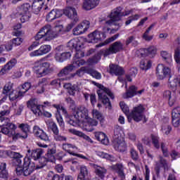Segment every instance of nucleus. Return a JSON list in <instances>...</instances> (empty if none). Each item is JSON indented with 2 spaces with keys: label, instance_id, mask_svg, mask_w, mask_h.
I'll return each instance as SVG.
<instances>
[{
  "label": "nucleus",
  "instance_id": "774afa93",
  "mask_svg": "<svg viewBox=\"0 0 180 180\" xmlns=\"http://www.w3.org/2000/svg\"><path fill=\"white\" fill-rule=\"evenodd\" d=\"M172 123L174 127H178L180 125V118H172Z\"/></svg>",
  "mask_w": 180,
  "mask_h": 180
},
{
  "label": "nucleus",
  "instance_id": "c03bdc74",
  "mask_svg": "<svg viewBox=\"0 0 180 180\" xmlns=\"http://www.w3.org/2000/svg\"><path fill=\"white\" fill-rule=\"evenodd\" d=\"M117 37H119V34H117L111 37L110 38H108L104 41V43L96 45V47H102V46H105V44H109V43H112V41H115V40H116Z\"/></svg>",
  "mask_w": 180,
  "mask_h": 180
},
{
  "label": "nucleus",
  "instance_id": "423d86ee",
  "mask_svg": "<svg viewBox=\"0 0 180 180\" xmlns=\"http://www.w3.org/2000/svg\"><path fill=\"white\" fill-rule=\"evenodd\" d=\"M43 37L47 41L53 40V39H54V32L51 30V25H45L39 30L35 36V40L37 41L34 42L33 44L28 48V50L31 51V50H33L34 47H37V46L40 44L37 41L40 40V39H43Z\"/></svg>",
  "mask_w": 180,
  "mask_h": 180
},
{
  "label": "nucleus",
  "instance_id": "ddd939ff",
  "mask_svg": "<svg viewBox=\"0 0 180 180\" xmlns=\"http://www.w3.org/2000/svg\"><path fill=\"white\" fill-rule=\"evenodd\" d=\"M65 15L69 19H71L75 23L79 22V18H78V13H77V10L74 7L68 6L65 8L62 14Z\"/></svg>",
  "mask_w": 180,
  "mask_h": 180
},
{
  "label": "nucleus",
  "instance_id": "7ed1b4c3",
  "mask_svg": "<svg viewBox=\"0 0 180 180\" xmlns=\"http://www.w3.org/2000/svg\"><path fill=\"white\" fill-rule=\"evenodd\" d=\"M12 154L13 161L18 165L15 169L17 175H22L23 174L25 176H28V175H30L36 169L34 162H32L29 158H25L22 165V158H23V156L17 152H13Z\"/></svg>",
  "mask_w": 180,
  "mask_h": 180
},
{
  "label": "nucleus",
  "instance_id": "6ab92c4d",
  "mask_svg": "<svg viewBox=\"0 0 180 180\" xmlns=\"http://www.w3.org/2000/svg\"><path fill=\"white\" fill-rule=\"evenodd\" d=\"M105 33H101L99 31H94V32L89 34V43H98V41L105 39Z\"/></svg>",
  "mask_w": 180,
  "mask_h": 180
},
{
  "label": "nucleus",
  "instance_id": "0e129e2a",
  "mask_svg": "<svg viewBox=\"0 0 180 180\" xmlns=\"http://www.w3.org/2000/svg\"><path fill=\"white\" fill-rule=\"evenodd\" d=\"M51 85L60 88L61 86V79H55L51 82Z\"/></svg>",
  "mask_w": 180,
  "mask_h": 180
},
{
  "label": "nucleus",
  "instance_id": "5701e85b",
  "mask_svg": "<svg viewBox=\"0 0 180 180\" xmlns=\"http://www.w3.org/2000/svg\"><path fill=\"white\" fill-rule=\"evenodd\" d=\"M99 5V0H84L83 3V9L84 11H91Z\"/></svg>",
  "mask_w": 180,
  "mask_h": 180
},
{
  "label": "nucleus",
  "instance_id": "4468645a",
  "mask_svg": "<svg viewBox=\"0 0 180 180\" xmlns=\"http://www.w3.org/2000/svg\"><path fill=\"white\" fill-rule=\"evenodd\" d=\"M90 26L91 22L86 20H84L73 29V34L75 36H79V34H83V33H85V32L89 29Z\"/></svg>",
  "mask_w": 180,
  "mask_h": 180
},
{
  "label": "nucleus",
  "instance_id": "dca6fc26",
  "mask_svg": "<svg viewBox=\"0 0 180 180\" xmlns=\"http://www.w3.org/2000/svg\"><path fill=\"white\" fill-rule=\"evenodd\" d=\"M50 51H51V46L50 45H41L38 50L31 52L30 56V57H39L50 53Z\"/></svg>",
  "mask_w": 180,
  "mask_h": 180
},
{
  "label": "nucleus",
  "instance_id": "f8f14e48",
  "mask_svg": "<svg viewBox=\"0 0 180 180\" xmlns=\"http://www.w3.org/2000/svg\"><path fill=\"white\" fill-rule=\"evenodd\" d=\"M156 75L159 79L171 77V69L163 64H159L156 68Z\"/></svg>",
  "mask_w": 180,
  "mask_h": 180
},
{
  "label": "nucleus",
  "instance_id": "8fccbe9b",
  "mask_svg": "<svg viewBox=\"0 0 180 180\" xmlns=\"http://www.w3.org/2000/svg\"><path fill=\"white\" fill-rule=\"evenodd\" d=\"M174 60L176 61V64H180V47H177L174 50Z\"/></svg>",
  "mask_w": 180,
  "mask_h": 180
},
{
  "label": "nucleus",
  "instance_id": "864d4df0",
  "mask_svg": "<svg viewBox=\"0 0 180 180\" xmlns=\"http://www.w3.org/2000/svg\"><path fill=\"white\" fill-rule=\"evenodd\" d=\"M132 160L137 161L139 160V153L136 151V149L131 148L129 151Z\"/></svg>",
  "mask_w": 180,
  "mask_h": 180
},
{
  "label": "nucleus",
  "instance_id": "e433bc0d",
  "mask_svg": "<svg viewBox=\"0 0 180 180\" xmlns=\"http://www.w3.org/2000/svg\"><path fill=\"white\" fill-rule=\"evenodd\" d=\"M32 88V84L29 82H25L24 84L18 87V89L20 90L22 96H24L25 94Z\"/></svg>",
  "mask_w": 180,
  "mask_h": 180
},
{
  "label": "nucleus",
  "instance_id": "b1692460",
  "mask_svg": "<svg viewBox=\"0 0 180 180\" xmlns=\"http://www.w3.org/2000/svg\"><path fill=\"white\" fill-rule=\"evenodd\" d=\"M110 70L109 72L111 74V75H123L124 74V70H123V68L117 65H113L111 64L109 66Z\"/></svg>",
  "mask_w": 180,
  "mask_h": 180
},
{
  "label": "nucleus",
  "instance_id": "4c0bfd02",
  "mask_svg": "<svg viewBox=\"0 0 180 180\" xmlns=\"http://www.w3.org/2000/svg\"><path fill=\"white\" fill-rule=\"evenodd\" d=\"M84 64H85V60L74 58L72 64L69 65L70 67H72V70H74L75 68H78L79 67H81V65H84Z\"/></svg>",
  "mask_w": 180,
  "mask_h": 180
},
{
  "label": "nucleus",
  "instance_id": "a18cd8bd",
  "mask_svg": "<svg viewBox=\"0 0 180 180\" xmlns=\"http://www.w3.org/2000/svg\"><path fill=\"white\" fill-rule=\"evenodd\" d=\"M152 143L155 148H160V137L156 135H151Z\"/></svg>",
  "mask_w": 180,
  "mask_h": 180
},
{
  "label": "nucleus",
  "instance_id": "2f4dec72",
  "mask_svg": "<svg viewBox=\"0 0 180 180\" xmlns=\"http://www.w3.org/2000/svg\"><path fill=\"white\" fill-rule=\"evenodd\" d=\"M143 51L145 56H150V57H154L157 54V47L154 46H150L148 49H141Z\"/></svg>",
  "mask_w": 180,
  "mask_h": 180
},
{
  "label": "nucleus",
  "instance_id": "4d7b16f0",
  "mask_svg": "<svg viewBox=\"0 0 180 180\" xmlns=\"http://www.w3.org/2000/svg\"><path fill=\"white\" fill-rule=\"evenodd\" d=\"M16 64H18V60H16V58H12L6 65H7V67L11 70L13 67L16 65Z\"/></svg>",
  "mask_w": 180,
  "mask_h": 180
},
{
  "label": "nucleus",
  "instance_id": "09e8293b",
  "mask_svg": "<svg viewBox=\"0 0 180 180\" xmlns=\"http://www.w3.org/2000/svg\"><path fill=\"white\" fill-rule=\"evenodd\" d=\"M53 139L55 141H67V137L60 134L59 133L53 134Z\"/></svg>",
  "mask_w": 180,
  "mask_h": 180
},
{
  "label": "nucleus",
  "instance_id": "3c124183",
  "mask_svg": "<svg viewBox=\"0 0 180 180\" xmlns=\"http://www.w3.org/2000/svg\"><path fill=\"white\" fill-rule=\"evenodd\" d=\"M89 74L93 78H96V79H101L102 78V75L96 70H91L89 71Z\"/></svg>",
  "mask_w": 180,
  "mask_h": 180
},
{
  "label": "nucleus",
  "instance_id": "f257e3e1",
  "mask_svg": "<svg viewBox=\"0 0 180 180\" xmlns=\"http://www.w3.org/2000/svg\"><path fill=\"white\" fill-rule=\"evenodd\" d=\"M72 115L68 118V123L75 127L79 124L80 122L89 123V128L86 127V131H94V127L98 126L96 120L89 117V110L84 105L72 108Z\"/></svg>",
  "mask_w": 180,
  "mask_h": 180
},
{
  "label": "nucleus",
  "instance_id": "72a5a7b5",
  "mask_svg": "<svg viewBox=\"0 0 180 180\" xmlns=\"http://www.w3.org/2000/svg\"><path fill=\"white\" fill-rule=\"evenodd\" d=\"M160 55L164 61H165L167 64H171V63H172V54L165 51H162Z\"/></svg>",
  "mask_w": 180,
  "mask_h": 180
},
{
  "label": "nucleus",
  "instance_id": "79ce46f5",
  "mask_svg": "<svg viewBox=\"0 0 180 180\" xmlns=\"http://www.w3.org/2000/svg\"><path fill=\"white\" fill-rule=\"evenodd\" d=\"M140 68L141 70H143V71H147V70H150L151 68V61L148 60H141Z\"/></svg>",
  "mask_w": 180,
  "mask_h": 180
},
{
  "label": "nucleus",
  "instance_id": "9b49d317",
  "mask_svg": "<svg viewBox=\"0 0 180 180\" xmlns=\"http://www.w3.org/2000/svg\"><path fill=\"white\" fill-rule=\"evenodd\" d=\"M68 47H70V49H75V58H82L84 57V51L81 50V46L79 44V40L78 39H71L68 43Z\"/></svg>",
  "mask_w": 180,
  "mask_h": 180
},
{
  "label": "nucleus",
  "instance_id": "aec40b11",
  "mask_svg": "<svg viewBox=\"0 0 180 180\" xmlns=\"http://www.w3.org/2000/svg\"><path fill=\"white\" fill-rule=\"evenodd\" d=\"M33 133L34 136H36V137L40 138V139L42 140L43 141H49V136L47 135V134H46V132H44L43 129H40V127L37 126L34 127Z\"/></svg>",
  "mask_w": 180,
  "mask_h": 180
},
{
  "label": "nucleus",
  "instance_id": "a19ab883",
  "mask_svg": "<svg viewBox=\"0 0 180 180\" xmlns=\"http://www.w3.org/2000/svg\"><path fill=\"white\" fill-rule=\"evenodd\" d=\"M13 88V83L12 82H8L3 88L4 95H8L10 92H12Z\"/></svg>",
  "mask_w": 180,
  "mask_h": 180
},
{
  "label": "nucleus",
  "instance_id": "6e6d98bb",
  "mask_svg": "<svg viewBox=\"0 0 180 180\" xmlns=\"http://www.w3.org/2000/svg\"><path fill=\"white\" fill-rule=\"evenodd\" d=\"M171 130H172V128L171 127V126L169 125H164L162 127V133H164V134H166L167 136H168V134H169V133H171Z\"/></svg>",
  "mask_w": 180,
  "mask_h": 180
},
{
  "label": "nucleus",
  "instance_id": "39448f33",
  "mask_svg": "<svg viewBox=\"0 0 180 180\" xmlns=\"http://www.w3.org/2000/svg\"><path fill=\"white\" fill-rule=\"evenodd\" d=\"M94 85H96L98 88L97 91V94L98 96V100L103 103L105 108H108L110 110L112 109V103H110V100L108 98V96L111 98V99H115V95L113 93L109 90V89L103 86V85L96 83V82H92Z\"/></svg>",
  "mask_w": 180,
  "mask_h": 180
},
{
  "label": "nucleus",
  "instance_id": "a211bd4d",
  "mask_svg": "<svg viewBox=\"0 0 180 180\" xmlns=\"http://www.w3.org/2000/svg\"><path fill=\"white\" fill-rule=\"evenodd\" d=\"M160 168H164L165 171H168V162L162 156H159V161L156 162L155 167L157 176H160Z\"/></svg>",
  "mask_w": 180,
  "mask_h": 180
},
{
  "label": "nucleus",
  "instance_id": "de8ad7c7",
  "mask_svg": "<svg viewBox=\"0 0 180 180\" xmlns=\"http://www.w3.org/2000/svg\"><path fill=\"white\" fill-rule=\"evenodd\" d=\"M20 129H21L22 133L27 136V133L30 131V127L27 124H21L19 125Z\"/></svg>",
  "mask_w": 180,
  "mask_h": 180
},
{
  "label": "nucleus",
  "instance_id": "20e7f679",
  "mask_svg": "<svg viewBox=\"0 0 180 180\" xmlns=\"http://www.w3.org/2000/svg\"><path fill=\"white\" fill-rule=\"evenodd\" d=\"M120 106L122 110V112L128 116V117H131L134 120V122H141V120L146 123L147 122V119L146 118V115H144V107L143 105H139L137 107H134L132 111L130 112V109L129 106L126 105V103L123 101L120 103Z\"/></svg>",
  "mask_w": 180,
  "mask_h": 180
},
{
  "label": "nucleus",
  "instance_id": "338daca9",
  "mask_svg": "<svg viewBox=\"0 0 180 180\" xmlns=\"http://www.w3.org/2000/svg\"><path fill=\"white\" fill-rule=\"evenodd\" d=\"M78 89V86L74 84L69 90H68V93L70 94V95H72V96H74L75 95V91H77V90Z\"/></svg>",
  "mask_w": 180,
  "mask_h": 180
},
{
  "label": "nucleus",
  "instance_id": "f3484780",
  "mask_svg": "<svg viewBox=\"0 0 180 180\" xmlns=\"http://www.w3.org/2000/svg\"><path fill=\"white\" fill-rule=\"evenodd\" d=\"M137 90V86L132 85L122 96L124 99H127V98H133V96H136V95H141L143 92H144V89L140 91Z\"/></svg>",
  "mask_w": 180,
  "mask_h": 180
},
{
  "label": "nucleus",
  "instance_id": "e2e57ef3",
  "mask_svg": "<svg viewBox=\"0 0 180 180\" xmlns=\"http://www.w3.org/2000/svg\"><path fill=\"white\" fill-rule=\"evenodd\" d=\"M54 29L55 32L54 31H53V30H51L54 34V37H56V34H58V33H60V32H63L64 30V27L62 25H56Z\"/></svg>",
  "mask_w": 180,
  "mask_h": 180
},
{
  "label": "nucleus",
  "instance_id": "13d9d810",
  "mask_svg": "<svg viewBox=\"0 0 180 180\" xmlns=\"http://www.w3.org/2000/svg\"><path fill=\"white\" fill-rule=\"evenodd\" d=\"M11 113V108H8L7 110L0 111V120H4L6 119L4 116H8Z\"/></svg>",
  "mask_w": 180,
  "mask_h": 180
},
{
  "label": "nucleus",
  "instance_id": "f704fd0d",
  "mask_svg": "<svg viewBox=\"0 0 180 180\" xmlns=\"http://www.w3.org/2000/svg\"><path fill=\"white\" fill-rule=\"evenodd\" d=\"M123 133V128L122 127H116L114 129V141L123 139L122 134Z\"/></svg>",
  "mask_w": 180,
  "mask_h": 180
},
{
  "label": "nucleus",
  "instance_id": "2eb2a0df",
  "mask_svg": "<svg viewBox=\"0 0 180 180\" xmlns=\"http://www.w3.org/2000/svg\"><path fill=\"white\" fill-rule=\"evenodd\" d=\"M120 50H123V44L120 41H115L110 46V47L104 51V57L110 56V54H116Z\"/></svg>",
  "mask_w": 180,
  "mask_h": 180
},
{
  "label": "nucleus",
  "instance_id": "ea45409f",
  "mask_svg": "<svg viewBox=\"0 0 180 180\" xmlns=\"http://www.w3.org/2000/svg\"><path fill=\"white\" fill-rule=\"evenodd\" d=\"M62 148L65 151H67V153H69V154H70V155H71V153H74V152H72L71 150H77V146H75L71 143H63Z\"/></svg>",
  "mask_w": 180,
  "mask_h": 180
},
{
  "label": "nucleus",
  "instance_id": "4be33fe9",
  "mask_svg": "<svg viewBox=\"0 0 180 180\" xmlns=\"http://www.w3.org/2000/svg\"><path fill=\"white\" fill-rule=\"evenodd\" d=\"M127 147V146L126 145V142H124V139L114 140V148L116 151L124 153V151H126Z\"/></svg>",
  "mask_w": 180,
  "mask_h": 180
},
{
  "label": "nucleus",
  "instance_id": "c9c22d12",
  "mask_svg": "<svg viewBox=\"0 0 180 180\" xmlns=\"http://www.w3.org/2000/svg\"><path fill=\"white\" fill-rule=\"evenodd\" d=\"M53 108H56V109H57V112H62L63 115H64V116L66 117V122L68 123V117H71V116H68V112H67V109H65V108H64L63 106H60V105H56L53 104Z\"/></svg>",
  "mask_w": 180,
  "mask_h": 180
},
{
  "label": "nucleus",
  "instance_id": "a878e982",
  "mask_svg": "<svg viewBox=\"0 0 180 180\" xmlns=\"http://www.w3.org/2000/svg\"><path fill=\"white\" fill-rule=\"evenodd\" d=\"M93 167L95 169L96 174L98 176V178H101V179H103V178H105V174H108V169H106V168L103 167H101L94 164Z\"/></svg>",
  "mask_w": 180,
  "mask_h": 180
},
{
  "label": "nucleus",
  "instance_id": "412c9836",
  "mask_svg": "<svg viewBox=\"0 0 180 180\" xmlns=\"http://www.w3.org/2000/svg\"><path fill=\"white\" fill-rule=\"evenodd\" d=\"M63 16V11L58 9H53L46 15V20L48 22H53V20L61 18Z\"/></svg>",
  "mask_w": 180,
  "mask_h": 180
},
{
  "label": "nucleus",
  "instance_id": "9d476101",
  "mask_svg": "<svg viewBox=\"0 0 180 180\" xmlns=\"http://www.w3.org/2000/svg\"><path fill=\"white\" fill-rule=\"evenodd\" d=\"M1 126L3 127L1 129V133L6 134V136H15V131L18 129V127L15 124L11 122L9 118H5L1 120Z\"/></svg>",
  "mask_w": 180,
  "mask_h": 180
},
{
  "label": "nucleus",
  "instance_id": "37998d69",
  "mask_svg": "<svg viewBox=\"0 0 180 180\" xmlns=\"http://www.w3.org/2000/svg\"><path fill=\"white\" fill-rule=\"evenodd\" d=\"M154 26H155V24H152L143 34V38L144 39V40H146V41H150L153 40V36H149L148 34H150V32L151 31L153 27H154Z\"/></svg>",
  "mask_w": 180,
  "mask_h": 180
},
{
  "label": "nucleus",
  "instance_id": "c756f323",
  "mask_svg": "<svg viewBox=\"0 0 180 180\" xmlns=\"http://www.w3.org/2000/svg\"><path fill=\"white\" fill-rule=\"evenodd\" d=\"M95 137L98 141H101L102 144H105V146H108L109 144V139L106 134L103 132H95Z\"/></svg>",
  "mask_w": 180,
  "mask_h": 180
},
{
  "label": "nucleus",
  "instance_id": "49530a36",
  "mask_svg": "<svg viewBox=\"0 0 180 180\" xmlns=\"http://www.w3.org/2000/svg\"><path fill=\"white\" fill-rule=\"evenodd\" d=\"M180 119V107L174 108L172 111V119Z\"/></svg>",
  "mask_w": 180,
  "mask_h": 180
},
{
  "label": "nucleus",
  "instance_id": "0eeeda50",
  "mask_svg": "<svg viewBox=\"0 0 180 180\" xmlns=\"http://www.w3.org/2000/svg\"><path fill=\"white\" fill-rule=\"evenodd\" d=\"M50 65L49 62L44 61V59H40L34 62L32 70L38 78H41V77L47 75Z\"/></svg>",
  "mask_w": 180,
  "mask_h": 180
},
{
  "label": "nucleus",
  "instance_id": "69168bd1",
  "mask_svg": "<svg viewBox=\"0 0 180 180\" xmlns=\"http://www.w3.org/2000/svg\"><path fill=\"white\" fill-rule=\"evenodd\" d=\"M97 155H98V157H101V158H106L107 160H110V155L102 151H98Z\"/></svg>",
  "mask_w": 180,
  "mask_h": 180
},
{
  "label": "nucleus",
  "instance_id": "393cba45",
  "mask_svg": "<svg viewBox=\"0 0 180 180\" xmlns=\"http://www.w3.org/2000/svg\"><path fill=\"white\" fill-rule=\"evenodd\" d=\"M44 2H46L45 0H35L31 7V9H32L34 13H39L40 11H41V8H43V5H44Z\"/></svg>",
  "mask_w": 180,
  "mask_h": 180
},
{
  "label": "nucleus",
  "instance_id": "603ef678",
  "mask_svg": "<svg viewBox=\"0 0 180 180\" xmlns=\"http://www.w3.org/2000/svg\"><path fill=\"white\" fill-rule=\"evenodd\" d=\"M49 127L51 130H52L53 134H57V133H59L58 127H57V124L54 122H51L49 123Z\"/></svg>",
  "mask_w": 180,
  "mask_h": 180
},
{
  "label": "nucleus",
  "instance_id": "7c9ffc66",
  "mask_svg": "<svg viewBox=\"0 0 180 180\" xmlns=\"http://www.w3.org/2000/svg\"><path fill=\"white\" fill-rule=\"evenodd\" d=\"M111 169L113 171H116L118 174V176L120 178H126V175L124 174V168L123 167L122 164H116L111 167Z\"/></svg>",
  "mask_w": 180,
  "mask_h": 180
},
{
  "label": "nucleus",
  "instance_id": "bf43d9fd",
  "mask_svg": "<svg viewBox=\"0 0 180 180\" xmlns=\"http://www.w3.org/2000/svg\"><path fill=\"white\" fill-rule=\"evenodd\" d=\"M99 60H101V56H94V58H89L88 60H87V63L90 65H92V64H96L98 63V61H99Z\"/></svg>",
  "mask_w": 180,
  "mask_h": 180
},
{
  "label": "nucleus",
  "instance_id": "5fc2aeb1",
  "mask_svg": "<svg viewBox=\"0 0 180 180\" xmlns=\"http://www.w3.org/2000/svg\"><path fill=\"white\" fill-rule=\"evenodd\" d=\"M85 71V68L82 67L80 68V70H77L75 73L70 75V78H74L75 75H77L78 77H82L84 75L83 72Z\"/></svg>",
  "mask_w": 180,
  "mask_h": 180
},
{
  "label": "nucleus",
  "instance_id": "680f3d73",
  "mask_svg": "<svg viewBox=\"0 0 180 180\" xmlns=\"http://www.w3.org/2000/svg\"><path fill=\"white\" fill-rule=\"evenodd\" d=\"M68 58H71V53L65 52L62 53V58L58 57V59L60 61H65V60H68Z\"/></svg>",
  "mask_w": 180,
  "mask_h": 180
},
{
  "label": "nucleus",
  "instance_id": "1a4fd4ad",
  "mask_svg": "<svg viewBox=\"0 0 180 180\" xmlns=\"http://www.w3.org/2000/svg\"><path fill=\"white\" fill-rule=\"evenodd\" d=\"M31 11L32 6L29 3L23 4L17 7V13L21 16L20 20L22 23L27 22L32 18Z\"/></svg>",
  "mask_w": 180,
  "mask_h": 180
},
{
  "label": "nucleus",
  "instance_id": "473e14b6",
  "mask_svg": "<svg viewBox=\"0 0 180 180\" xmlns=\"http://www.w3.org/2000/svg\"><path fill=\"white\" fill-rule=\"evenodd\" d=\"M91 114L93 118L99 120L100 123H103L105 122V118L103 117V115H102V113H101V112H99L98 110L93 109Z\"/></svg>",
  "mask_w": 180,
  "mask_h": 180
},
{
  "label": "nucleus",
  "instance_id": "052dcab7",
  "mask_svg": "<svg viewBox=\"0 0 180 180\" xmlns=\"http://www.w3.org/2000/svg\"><path fill=\"white\" fill-rule=\"evenodd\" d=\"M11 43L13 44V46H20L22 43H23V39L20 37L14 38Z\"/></svg>",
  "mask_w": 180,
  "mask_h": 180
},
{
  "label": "nucleus",
  "instance_id": "f03ea898",
  "mask_svg": "<svg viewBox=\"0 0 180 180\" xmlns=\"http://www.w3.org/2000/svg\"><path fill=\"white\" fill-rule=\"evenodd\" d=\"M127 15H130V12L126 11L125 13L122 12V7L115 8L110 14V20H101L103 30L104 32L106 33V32H109L111 26H117L116 29L111 30V32H117L119 28L122 26V25H123V22L120 21L122 16H127Z\"/></svg>",
  "mask_w": 180,
  "mask_h": 180
},
{
  "label": "nucleus",
  "instance_id": "cd10ccee",
  "mask_svg": "<svg viewBox=\"0 0 180 180\" xmlns=\"http://www.w3.org/2000/svg\"><path fill=\"white\" fill-rule=\"evenodd\" d=\"M7 95H8L11 102H15V101H18V99L23 96L18 88L15 90H12Z\"/></svg>",
  "mask_w": 180,
  "mask_h": 180
},
{
  "label": "nucleus",
  "instance_id": "c85d7f7f",
  "mask_svg": "<svg viewBox=\"0 0 180 180\" xmlns=\"http://www.w3.org/2000/svg\"><path fill=\"white\" fill-rule=\"evenodd\" d=\"M27 153L28 155L32 157V158H34V160H39L43 155V153H44V150L41 148H37L33 150H28Z\"/></svg>",
  "mask_w": 180,
  "mask_h": 180
},
{
  "label": "nucleus",
  "instance_id": "58836bf2",
  "mask_svg": "<svg viewBox=\"0 0 180 180\" xmlns=\"http://www.w3.org/2000/svg\"><path fill=\"white\" fill-rule=\"evenodd\" d=\"M72 66H70V65L65 67L63 69H62L60 72L58 73V77H65V75H68L70 72L73 71Z\"/></svg>",
  "mask_w": 180,
  "mask_h": 180
},
{
  "label": "nucleus",
  "instance_id": "6e6552de",
  "mask_svg": "<svg viewBox=\"0 0 180 180\" xmlns=\"http://www.w3.org/2000/svg\"><path fill=\"white\" fill-rule=\"evenodd\" d=\"M27 106L35 116H43V112L40 110V108H49L51 106V103L45 101L44 102V105H40L37 101V98H31L27 102Z\"/></svg>",
  "mask_w": 180,
  "mask_h": 180
},
{
  "label": "nucleus",
  "instance_id": "bb28decb",
  "mask_svg": "<svg viewBox=\"0 0 180 180\" xmlns=\"http://www.w3.org/2000/svg\"><path fill=\"white\" fill-rule=\"evenodd\" d=\"M163 98L166 101H169V106H174L175 103V97L174 96V93L172 91L166 90L163 92Z\"/></svg>",
  "mask_w": 180,
  "mask_h": 180
}]
</instances>
